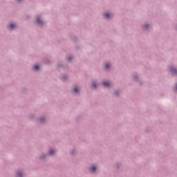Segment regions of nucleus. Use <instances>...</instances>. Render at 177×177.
Masks as SVG:
<instances>
[{"instance_id": "nucleus-13", "label": "nucleus", "mask_w": 177, "mask_h": 177, "mask_svg": "<svg viewBox=\"0 0 177 177\" xmlns=\"http://www.w3.org/2000/svg\"><path fill=\"white\" fill-rule=\"evenodd\" d=\"M147 27H149L148 24H146V25L144 26V28H147Z\"/></svg>"}, {"instance_id": "nucleus-1", "label": "nucleus", "mask_w": 177, "mask_h": 177, "mask_svg": "<svg viewBox=\"0 0 177 177\" xmlns=\"http://www.w3.org/2000/svg\"><path fill=\"white\" fill-rule=\"evenodd\" d=\"M102 85L104 86H105L106 88H109V86H110V83L109 82H102Z\"/></svg>"}, {"instance_id": "nucleus-12", "label": "nucleus", "mask_w": 177, "mask_h": 177, "mask_svg": "<svg viewBox=\"0 0 177 177\" xmlns=\"http://www.w3.org/2000/svg\"><path fill=\"white\" fill-rule=\"evenodd\" d=\"M17 176L18 177H21V172H17Z\"/></svg>"}, {"instance_id": "nucleus-6", "label": "nucleus", "mask_w": 177, "mask_h": 177, "mask_svg": "<svg viewBox=\"0 0 177 177\" xmlns=\"http://www.w3.org/2000/svg\"><path fill=\"white\" fill-rule=\"evenodd\" d=\"M37 23L38 24H42V21H41V19H39V17H37V20H36Z\"/></svg>"}, {"instance_id": "nucleus-11", "label": "nucleus", "mask_w": 177, "mask_h": 177, "mask_svg": "<svg viewBox=\"0 0 177 177\" xmlns=\"http://www.w3.org/2000/svg\"><path fill=\"white\" fill-rule=\"evenodd\" d=\"M92 86H93V88L94 89L96 88V84L93 83V84H92Z\"/></svg>"}, {"instance_id": "nucleus-9", "label": "nucleus", "mask_w": 177, "mask_h": 177, "mask_svg": "<svg viewBox=\"0 0 177 177\" xmlns=\"http://www.w3.org/2000/svg\"><path fill=\"white\" fill-rule=\"evenodd\" d=\"M171 72L173 74H176V69H175V68H171Z\"/></svg>"}, {"instance_id": "nucleus-4", "label": "nucleus", "mask_w": 177, "mask_h": 177, "mask_svg": "<svg viewBox=\"0 0 177 177\" xmlns=\"http://www.w3.org/2000/svg\"><path fill=\"white\" fill-rule=\"evenodd\" d=\"M33 70H35V71H37V70H39V66L38 65L33 66Z\"/></svg>"}, {"instance_id": "nucleus-14", "label": "nucleus", "mask_w": 177, "mask_h": 177, "mask_svg": "<svg viewBox=\"0 0 177 177\" xmlns=\"http://www.w3.org/2000/svg\"><path fill=\"white\" fill-rule=\"evenodd\" d=\"M68 60L70 62L71 59H72V58H71V57H68Z\"/></svg>"}, {"instance_id": "nucleus-7", "label": "nucleus", "mask_w": 177, "mask_h": 177, "mask_svg": "<svg viewBox=\"0 0 177 177\" xmlns=\"http://www.w3.org/2000/svg\"><path fill=\"white\" fill-rule=\"evenodd\" d=\"M73 92H74V93H78V88L77 87L73 88Z\"/></svg>"}, {"instance_id": "nucleus-8", "label": "nucleus", "mask_w": 177, "mask_h": 177, "mask_svg": "<svg viewBox=\"0 0 177 177\" xmlns=\"http://www.w3.org/2000/svg\"><path fill=\"white\" fill-rule=\"evenodd\" d=\"M49 154H50V156H53V154H55V150L50 149L49 151Z\"/></svg>"}, {"instance_id": "nucleus-15", "label": "nucleus", "mask_w": 177, "mask_h": 177, "mask_svg": "<svg viewBox=\"0 0 177 177\" xmlns=\"http://www.w3.org/2000/svg\"><path fill=\"white\" fill-rule=\"evenodd\" d=\"M175 88H176V91H177V84L176 85Z\"/></svg>"}, {"instance_id": "nucleus-10", "label": "nucleus", "mask_w": 177, "mask_h": 177, "mask_svg": "<svg viewBox=\"0 0 177 177\" xmlns=\"http://www.w3.org/2000/svg\"><path fill=\"white\" fill-rule=\"evenodd\" d=\"M110 68V64H105V68Z\"/></svg>"}, {"instance_id": "nucleus-17", "label": "nucleus", "mask_w": 177, "mask_h": 177, "mask_svg": "<svg viewBox=\"0 0 177 177\" xmlns=\"http://www.w3.org/2000/svg\"><path fill=\"white\" fill-rule=\"evenodd\" d=\"M40 121H42V119H40Z\"/></svg>"}, {"instance_id": "nucleus-3", "label": "nucleus", "mask_w": 177, "mask_h": 177, "mask_svg": "<svg viewBox=\"0 0 177 177\" xmlns=\"http://www.w3.org/2000/svg\"><path fill=\"white\" fill-rule=\"evenodd\" d=\"M95 171H96V167L92 166V167L90 168V172H95Z\"/></svg>"}, {"instance_id": "nucleus-16", "label": "nucleus", "mask_w": 177, "mask_h": 177, "mask_svg": "<svg viewBox=\"0 0 177 177\" xmlns=\"http://www.w3.org/2000/svg\"><path fill=\"white\" fill-rule=\"evenodd\" d=\"M20 1H21V0H18V2H20Z\"/></svg>"}, {"instance_id": "nucleus-5", "label": "nucleus", "mask_w": 177, "mask_h": 177, "mask_svg": "<svg viewBox=\"0 0 177 177\" xmlns=\"http://www.w3.org/2000/svg\"><path fill=\"white\" fill-rule=\"evenodd\" d=\"M104 17H105V19H109V17H110V14L109 12L104 14Z\"/></svg>"}, {"instance_id": "nucleus-2", "label": "nucleus", "mask_w": 177, "mask_h": 177, "mask_svg": "<svg viewBox=\"0 0 177 177\" xmlns=\"http://www.w3.org/2000/svg\"><path fill=\"white\" fill-rule=\"evenodd\" d=\"M15 27H16V25H15V24H10L8 26V28H10V30H13V28H15Z\"/></svg>"}]
</instances>
